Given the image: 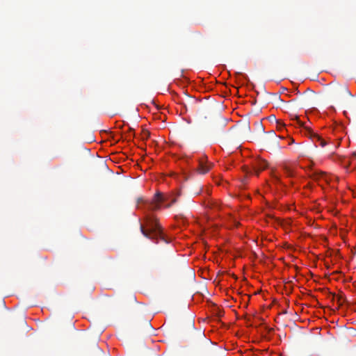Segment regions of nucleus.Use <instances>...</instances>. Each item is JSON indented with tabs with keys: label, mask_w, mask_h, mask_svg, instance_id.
<instances>
[{
	"label": "nucleus",
	"mask_w": 356,
	"mask_h": 356,
	"mask_svg": "<svg viewBox=\"0 0 356 356\" xmlns=\"http://www.w3.org/2000/svg\"><path fill=\"white\" fill-rule=\"evenodd\" d=\"M142 234L149 239H161L168 243L163 237L161 225L157 221V218L153 215H148L145 218L144 225H140Z\"/></svg>",
	"instance_id": "obj_1"
},
{
	"label": "nucleus",
	"mask_w": 356,
	"mask_h": 356,
	"mask_svg": "<svg viewBox=\"0 0 356 356\" xmlns=\"http://www.w3.org/2000/svg\"><path fill=\"white\" fill-rule=\"evenodd\" d=\"M292 120H296V124L301 128L303 129L305 131V134L309 136L314 143H315V145H320L322 147L326 145V142L321 138L317 134L314 133L310 128L306 127L300 120L298 116L295 115Z\"/></svg>",
	"instance_id": "obj_2"
},
{
	"label": "nucleus",
	"mask_w": 356,
	"mask_h": 356,
	"mask_svg": "<svg viewBox=\"0 0 356 356\" xmlns=\"http://www.w3.org/2000/svg\"><path fill=\"white\" fill-rule=\"evenodd\" d=\"M166 198L161 193H156L151 202L149 203V209L152 211H156L160 209L161 204L164 202Z\"/></svg>",
	"instance_id": "obj_3"
},
{
	"label": "nucleus",
	"mask_w": 356,
	"mask_h": 356,
	"mask_svg": "<svg viewBox=\"0 0 356 356\" xmlns=\"http://www.w3.org/2000/svg\"><path fill=\"white\" fill-rule=\"evenodd\" d=\"M212 168V163H209L206 156H203L202 158L198 161V167L197 171L198 173L204 175L207 173Z\"/></svg>",
	"instance_id": "obj_4"
},
{
	"label": "nucleus",
	"mask_w": 356,
	"mask_h": 356,
	"mask_svg": "<svg viewBox=\"0 0 356 356\" xmlns=\"http://www.w3.org/2000/svg\"><path fill=\"white\" fill-rule=\"evenodd\" d=\"M333 93L336 96H339L342 93L350 94V91L346 86L337 85L334 88Z\"/></svg>",
	"instance_id": "obj_5"
},
{
	"label": "nucleus",
	"mask_w": 356,
	"mask_h": 356,
	"mask_svg": "<svg viewBox=\"0 0 356 356\" xmlns=\"http://www.w3.org/2000/svg\"><path fill=\"white\" fill-rule=\"evenodd\" d=\"M267 165V163L265 161H257L254 166V169L257 175H258L259 172L266 169Z\"/></svg>",
	"instance_id": "obj_6"
},
{
	"label": "nucleus",
	"mask_w": 356,
	"mask_h": 356,
	"mask_svg": "<svg viewBox=\"0 0 356 356\" xmlns=\"http://www.w3.org/2000/svg\"><path fill=\"white\" fill-rule=\"evenodd\" d=\"M283 170L284 171V173L288 176V177H292L294 175V169L292 166H289V165H284L283 166Z\"/></svg>",
	"instance_id": "obj_7"
},
{
	"label": "nucleus",
	"mask_w": 356,
	"mask_h": 356,
	"mask_svg": "<svg viewBox=\"0 0 356 356\" xmlns=\"http://www.w3.org/2000/svg\"><path fill=\"white\" fill-rule=\"evenodd\" d=\"M337 301L339 306H341L344 302H348L345 295L342 293L337 296Z\"/></svg>",
	"instance_id": "obj_8"
},
{
	"label": "nucleus",
	"mask_w": 356,
	"mask_h": 356,
	"mask_svg": "<svg viewBox=\"0 0 356 356\" xmlns=\"http://www.w3.org/2000/svg\"><path fill=\"white\" fill-rule=\"evenodd\" d=\"M311 176L316 179L318 178L325 179L326 174L325 172L323 171H314Z\"/></svg>",
	"instance_id": "obj_9"
},
{
	"label": "nucleus",
	"mask_w": 356,
	"mask_h": 356,
	"mask_svg": "<svg viewBox=\"0 0 356 356\" xmlns=\"http://www.w3.org/2000/svg\"><path fill=\"white\" fill-rule=\"evenodd\" d=\"M214 123H215V124H218V123L220 124L221 127H220V129H222V127L225 126V121H224L222 118H218L215 119V120H214Z\"/></svg>",
	"instance_id": "obj_10"
},
{
	"label": "nucleus",
	"mask_w": 356,
	"mask_h": 356,
	"mask_svg": "<svg viewBox=\"0 0 356 356\" xmlns=\"http://www.w3.org/2000/svg\"><path fill=\"white\" fill-rule=\"evenodd\" d=\"M144 136L146 137V138H148L149 136V132L148 131H144Z\"/></svg>",
	"instance_id": "obj_11"
},
{
	"label": "nucleus",
	"mask_w": 356,
	"mask_h": 356,
	"mask_svg": "<svg viewBox=\"0 0 356 356\" xmlns=\"http://www.w3.org/2000/svg\"><path fill=\"white\" fill-rule=\"evenodd\" d=\"M175 202H176V200H175V199H173V200H172V202H171L170 204H167L165 207H166L167 208H168V207H170L172 205V204L175 203Z\"/></svg>",
	"instance_id": "obj_12"
},
{
	"label": "nucleus",
	"mask_w": 356,
	"mask_h": 356,
	"mask_svg": "<svg viewBox=\"0 0 356 356\" xmlns=\"http://www.w3.org/2000/svg\"><path fill=\"white\" fill-rule=\"evenodd\" d=\"M258 125L261 127V129L264 131L263 126L261 123H258Z\"/></svg>",
	"instance_id": "obj_13"
},
{
	"label": "nucleus",
	"mask_w": 356,
	"mask_h": 356,
	"mask_svg": "<svg viewBox=\"0 0 356 356\" xmlns=\"http://www.w3.org/2000/svg\"><path fill=\"white\" fill-rule=\"evenodd\" d=\"M278 99L282 102H284V101H283L282 99H281V98L280 97H278Z\"/></svg>",
	"instance_id": "obj_14"
},
{
	"label": "nucleus",
	"mask_w": 356,
	"mask_h": 356,
	"mask_svg": "<svg viewBox=\"0 0 356 356\" xmlns=\"http://www.w3.org/2000/svg\"><path fill=\"white\" fill-rule=\"evenodd\" d=\"M332 298H334L335 294H332Z\"/></svg>",
	"instance_id": "obj_15"
}]
</instances>
